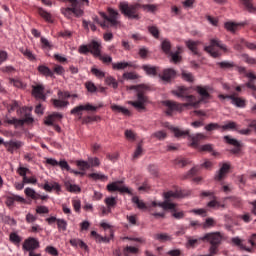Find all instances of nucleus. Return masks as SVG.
Returning <instances> with one entry per match:
<instances>
[{
    "mask_svg": "<svg viewBox=\"0 0 256 256\" xmlns=\"http://www.w3.org/2000/svg\"><path fill=\"white\" fill-rule=\"evenodd\" d=\"M38 71L41 73V75H44V77H54L53 71H51V69L45 65L38 66Z\"/></svg>",
    "mask_w": 256,
    "mask_h": 256,
    "instance_id": "obj_31",
    "label": "nucleus"
},
{
    "mask_svg": "<svg viewBox=\"0 0 256 256\" xmlns=\"http://www.w3.org/2000/svg\"><path fill=\"white\" fill-rule=\"evenodd\" d=\"M127 67H134L135 65L133 62H117V63H112V69L114 71H121L123 69H127Z\"/></svg>",
    "mask_w": 256,
    "mask_h": 256,
    "instance_id": "obj_25",
    "label": "nucleus"
},
{
    "mask_svg": "<svg viewBox=\"0 0 256 256\" xmlns=\"http://www.w3.org/2000/svg\"><path fill=\"white\" fill-rule=\"evenodd\" d=\"M39 15L42 17V19H45L48 23H53V17L51 16V13L45 11L43 8L38 9Z\"/></svg>",
    "mask_w": 256,
    "mask_h": 256,
    "instance_id": "obj_33",
    "label": "nucleus"
},
{
    "mask_svg": "<svg viewBox=\"0 0 256 256\" xmlns=\"http://www.w3.org/2000/svg\"><path fill=\"white\" fill-rule=\"evenodd\" d=\"M111 109H112V111H114V113H122L123 115H126L127 117H129L131 115V111H129V109L119 106L117 104L111 105Z\"/></svg>",
    "mask_w": 256,
    "mask_h": 256,
    "instance_id": "obj_29",
    "label": "nucleus"
},
{
    "mask_svg": "<svg viewBox=\"0 0 256 256\" xmlns=\"http://www.w3.org/2000/svg\"><path fill=\"white\" fill-rule=\"evenodd\" d=\"M204 50L211 55V57H214V59H217V57H221V51L224 53H227L229 49H227V46L221 42L219 39H211L210 45L206 46Z\"/></svg>",
    "mask_w": 256,
    "mask_h": 256,
    "instance_id": "obj_8",
    "label": "nucleus"
},
{
    "mask_svg": "<svg viewBox=\"0 0 256 256\" xmlns=\"http://www.w3.org/2000/svg\"><path fill=\"white\" fill-rule=\"evenodd\" d=\"M101 107H103V103H100L97 106H93L91 103H86L85 105L74 107L70 113L71 115H78L81 117V115H83V111H91L92 113H95V111H97V109H101Z\"/></svg>",
    "mask_w": 256,
    "mask_h": 256,
    "instance_id": "obj_11",
    "label": "nucleus"
},
{
    "mask_svg": "<svg viewBox=\"0 0 256 256\" xmlns=\"http://www.w3.org/2000/svg\"><path fill=\"white\" fill-rule=\"evenodd\" d=\"M220 69H233L235 67V63L229 61H222L217 63Z\"/></svg>",
    "mask_w": 256,
    "mask_h": 256,
    "instance_id": "obj_46",
    "label": "nucleus"
},
{
    "mask_svg": "<svg viewBox=\"0 0 256 256\" xmlns=\"http://www.w3.org/2000/svg\"><path fill=\"white\" fill-rule=\"evenodd\" d=\"M78 52L80 53V55H87V53H91V48H89V44L80 45L78 48Z\"/></svg>",
    "mask_w": 256,
    "mask_h": 256,
    "instance_id": "obj_57",
    "label": "nucleus"
},
{
    "mask_svg": "<svg viewBox=\"0 0 256 256\" xmlns=\"http://www.w3.org/2000/svg\"><path fill=\"white\" fill-rule=\"evenodd\" d=\"M22 249L23 251H29V253L39 249V240L33 237L27 238L22 245Z\"/></svg>",
    "mask_w": 256,
    "mask_h": 256,
    "instance_id": "obj_15",
    "label": "nucleus"
},
{
    "mask_svg": "<svg viewBox=\"0 0 256 256\" xmlns=\"http://www.w3.org/2000/svg\"><path fill=\"white\" fill-rule=\"evenodd\" d=\"M45 87L43 85H36L32 87V95L36 97V99H41L42 101H45L46 96H45Z\"/></svg>",
    "mask_w": 256,
    "mask_h": 256,
    "instance_id": "obj_20",
    "label": "nucleus"
},
{
    "mask_svg": "<svg viewBox=\"0 0 256 256\" xmlns=\"http://www.w3.org/2000/svg\"><path fill=\"white\" fill-rule=\"evenodd\" d=\"M91 73H93V75H95V77H98V79H103V77H105V72H103L97 68H92Z\"/></svg>",
    "mask_w": 256,
    "mask_h": 256,
    "instance_id": "obj_61",
    "label": "nucleus"
},
{
    "mask_svg": "<svg viewBox=\"0 0 256 256\" xmlns=\"http://www.w3.org/2000/svg\"><path fill=\"white\" fill-rule=\"evenodd\" d=\"M68 3H71V7L62 8L61 13L67 17V19H71L72 15L75 17L83 16V10L81 9V3L79 0H66Z\"/></svg>",
    "mask_w": 256,
    "mask_h": 256,
    "instance_id": "obj_9",
    "label": "nucleus"
},
{
    "mask_svg": "<svg viewBox=\"0 0 256 256\" xmlns=\"http://www.w3.org/2000/svg\"><path fill=\"white\" fill-rule=\"evenodd\" d=\"M240 3L248 13H256V6L253 4V0H240Z\"/></svg>",
    "mask_w": 256,
    "mask_h": 256,
    "instance_id": "obj_28",
    "label": "nucleus"
},
{
    "mask_svg": "<svg viewBox=\"0 0 256 256\" xmlns=\"http://www.w3.org/2000/svg\"><path fill=\"white\" fill-rule=\"evenodd\" d=\"M143 6L146 11H155V6L153 5H141L139 3L129 5L127 2H122L119 4L121 13L125 15L128 19H139V9Z\"/></svg>",
    "mask_w": 256,
    "mask_h": 256,
    "instance_id": "obj_3",
    "label": "nucleus"
},
{
    "mask_svg": "<svg viewBox=\"0 0 256 256\" xmlns=\"http://www.w3.org/2000/svg\"><path fill=\"white\" fill-rule=\"evenodd\" d=\"M85 87L89 93H95L97 91V86L93 82H86Z\"/></svg>",
    "mask_w": 256,
    "mask_h": 256,
    "instance_id": "obj_62",
    "label": "nucleus"
},
{
    "mask_svg": "<svg viewBox=\"0 0 256 256\" xmlns=\"http://www.w3.org/2000/svg\"><path fill=\"white\" fill-rule=\"evenodd\" d=\"M93 121H101V116H85L82 118V123L88 125V123H93Z\"/></svg>",
    "mask_w": 256,
    "mask_h": 256,
    "instance_id": "obj_45",
    "label": "nucleus"
},
{
    "mask_svg": "<svg viewBox=\"0 0 256 256\" xmlns=\"http://www.w3.org/2000/svg\"><path fill=\"white\" fill-rule=\"evenodd\" d=\"M198 45H199V41H193V40L186 41V46L188 47L189 50H191V52L194 55H199V51L197 50Z\"/></svg>",
    "mask_w": 256,
    "mask_h": 256,
    "instance_id": "obj_30",
    "label": "nucleus"
},
{
    "mask_svg": "<svg viewBox=\"0 0 256 256\" xmlns=\"http://www.w3.org/2000/svg\"><path fill=\"white\" fill-rule=\"evenodd\" d=\"M36 213L38 215H47V213H49V208L47 206H37Z\"/></svg>",
    "mask_w": 256,
    "mask_h": 256,
    "instance_id": "obj_59",
    "label": "nucleus"
},
{
    "mask_svg": "<svg viewBox=\"0 0 256 256\" xmlns=\"http://www.w3.org/2000/svg\"><path fill=\"white\" fill-rule=\"evenodd\" d=\"M20 53H22V55H24V57L28 58L29 61H35V55H33V52H31V50L27 49V48H19Z\"/></svg>",
    "mask_w": 256,
    "mask_h": 256,
    "instance_id": "obj_36",
    "label": "nucleus"
},
{
    "mask_svg": "<svg viewBox=\"0 0 256 256\" xmlns=\"http://www.w3.org/2000/svg\"><path fill=\"white\" fill-rule=\"evenodd\" d=\"M132 203H135L138 209H148L147 204H145V202H143V200H140L137 196H134L132 198Z\"/></svg>",
    "mask_w": 256,
    "mask_h": 256,
    "instance_id": "obj_43",
    "label": "nucleus"
},
{
    "mask_svg": "<svg viewBox=\"0 0 256 256\" xmlns=\"http://www.w3.org/2000/svg\"><path fill=\"white\" fill-rule=\"evenodd\" d=\"M142 69L145 71L146 75H152L154 77L157 75V67L151 65H143Z\"/></svg>",
    "mask_w": 256,
    "mask_h": 256,
    "instance_id": "obj_35",
    "label": "nucleus"
},
{
    "mask_svg": "<svg viewBox=\"0 0 256 256\" xmlns=\"http://www.w3.org/2000/svg\"><path fill=\"white\" fill-rule=\"evenodd\" d=\"M108 14L102 12L100 13L102 19H104L103 22L99 21L98 18H96V23L102 27V29H109V27H118L119 26V12L113 8L107 9Z\"/></svg>",
    "mask_w": 256,
    "mask_h": 256,
    "instance_id": "obj_6",
    "label": "nucleus"
},
{
    "mask_svg": "<svg viewBox=\"0 0 256 256\" xmlns=\"http://www.w3.org/2000/svg\"><path fill=\"white\" fill-rule=\"evenodd\" d=\"M46 253H49V255H52V256H58L59 255V251L57 250V248H55L53 246H47L46 247Z\"/></svg>",
    "mask_w": 256,
    "mask_h": 256,
    "instance_id": "obj_63",
    "label": "nucleus"
},
{
    "mask_svg": "<svg viewBox=\"0 0 256 256\" xmlns=\"http://www.w3.org/2000/svg\"><path fill=\"white\" fill-rule=\"evenodd\" d=\"M167 57L170 58V63H174L175 65H177V63H181V61H183V57L181 56V47L178 46L177 51L170 52Z\"/></svg>",
    "mask_w": 256,
    "mask_h": 256,
    "instance_id": "obj_21",
    "label": "nucleus"
},
{
    "mask_svg": "<svg viewBox=\"0 0 256 256\" xmlns=\"http://www.w3.org/2000/svg\"><path fill=\"white\" fill-rule=\"evenodd\" d=\"M17 113L18 115H20V117H24V119L6 117L4 119V123H8V125H15V127H23L25 123H33V117L31 116V108L24 106L18 109Z\"/></svg>",
    "mask_w": 256,
    "mask_h": 256,
    "instance_id": "obj_5",
    "label": "nucleus"
},
{
    "mask_svg": "<svg viewBox=\"0 0 256 256\" xmlns=\"http://www.w3.org/2000/svg\"><path fill=\"white\" fill-rule=\"evenodd\" d=\"M105 203L108 207V211H111V207H115V205H117V200L115 197H108L105 199Z\"/></svg>",
    "mask_w": 256,
    "mask_h": 256,
    "instance_id": "obj_54",
    "label": "nucleus"
},
{
    "mask_svg": "<svg viewBox=\"0 0 256 256\" xmlns=\"http://www.w3.org/2000/svg\"><path fill=\"white\" fill-rule=\"evenodd\" d=\"M59 119H63V114L54 112L46 118L44 123L45 125H48V127H54L55 131L61 133V127L55 124V121H59Z\"/></svg>",
    "mask_w": 256,
    "mask_h": 256,
    "instance_id": "obj_13",
    "label": "nucleus"
},
{
    "mask_svg": "<svg viewBox=\"0 0 256 256\" xmlns=\"http://www.w3.org/2000/svg\"><path fill=\"white\" fill-rule=\"evenodd\" d=\"M239 25L240 24L234 22H226L225 29H227V31H230V33H235V31L239 29Z\"/></svg>",
    "mask_w": 256,
    "mask_h": 256,
    "instance_id": "obj_44",
    "label": "nucleus"
},
{
    "mask_svg": "<svg viewBox=\"0 0 256 256\" xmlns=\"http://www.w3.org/2000/svg\"><path fill=\"white\" fill-rule=\"evenodd\" d=\"M232 243L237 247L241 248L243 251H247V253H253V249L245 246L243 244V240H241L239 237L232 238Z\"/></svg>",
    "mask_w": 256,
    "mask_h": 256,
    "instance_id": "obj_27",
    "label": "nucleus"
},
{
    "mask_svg": "<svg viewBox=\"0 0 256 256\" xmlns=\"http://www.w3.org/2000/svg\"><path fill=\"white\" fill-rule=\"evenodd\" d=\"M245 77L248 78V82L243 84V87H247V89H250V91H256V75L253 72L246 73Z\"/></svg>",
    "mask_w": 256,
    "mask_h": 256,
    "instance_id": "obj_18",
    "label": "nucleus"
},
{
    "mask_svg": "<svg viewBox=\"0 0 256 256\" xmlns=\"http://www.w3.org/2000/svg\"><path fill=\"white\" fill-rule=\"evenodd\" d=\"M179 197H183V194L180 191H168L164 193L165 201L161 203V208L163 209V212L161 213L162 219L167 213H170L171 217L177 220L185 218V212L179 211L177 209V204L171 202L173 199H179Z\"/></svg>",
    "mask_w": 256,
    "mask_h": 256,
    "instance_id": "obj_2",
    "label": "nucleus"
},
{
    "mask_svg": "<svg viewBox=\"0 0 256 256\" xmlns=\"http://www.w3.org/2000/svg\"><path fill=\"white\" fill-rule=\"evenodd\" d=\"M209 86H197L196 91L200 95V101L197 100V97L189 94V88L180 86L176 90H172V94L176 97H179V99H182V101H186V103L180 104L175 101H163L162 104L166 105V115H173V111H183L185 107H193L194 109H197L199 107V104L202 102L206 103V101H209L211 99V94L209 93Z\"/></svg>",
    "mask_w": 256,
    "mask_h": 256,
    "instance_id": "obj_1",
    "label": "nucleus"
},
{
    "mask_svg": "<svg viewBox=\"0 0 256 256\" xmlns=\"http://www.w3.org/2000/svg\"><path fill=\"white\" fill-rule=\"evenodd\" d=\"M190 161L185 159V158H177L174 161V165H176V167H187V165H189Z\"/></svg>",
    "mask_w": 256,
    "mask_h": 256,
    "instance_id": "obj_48",
    "label": "nucleus"
},
{
    "mask_svg": "<svg viewBox=\"0 0 256 256\" xmlns=\"http://www.w3.org/2000/svg\"><path fill=\"white\" fill-rule=\"evenodd\" d=\"M90 48V53L94 57H101V42L97 40H92L91 43L89 44Z\"/></svg>",
    "mask_w": 256,
    "mask_h": 256,
    "instance_id": "obj_16",
    "label": "nucleus"
},
{
    "mask_svg": "<svg viewBox=\"0 0 256 256\" xmlns=\"http://www.w3.org/2000/svg\"><path fill=\"white\" fill-rule=\"evenodd\" d=\"M24 193L27 197H30L31 199H39V197H41L40 194H38L37 192H35L32 188L27 187L24 190Z\"/></svg>",
    "mask_w": 256,
    "mask_h": 256,
    "instance_id": "obj_38",
    "label": "nucleus"
},
{
    "mask_svg": "<svg viewBox=\"0 0 256 256\" xmlns=\"http://www.w3.org/2000/svg\"><path fill=\"white\" fill-rule=\"evenodd\" d=\"M199 172V166L193 167L187 174L183 176V179H191V177H195Z\"/></svg>",
    "mask_w": 256,
    "mask_h": 256,
    "instance_id": "obj_52",
    "label": "nucleus"
},
{
    "mask_svg": "<svg viewBox=\"0 0 256 256\" xmlns=\"http://www.w3.org/2000/svg\"><path fill=\"white\" fill-rule=\"evenodd\" d=\"M218 99H221L224 101V99H230L232 105H235V107H239L240 109H243L247 106V100L235 96V94L232 95H224V94H219Z\"/></svg>",
    "mask_w": 256,
    "mask_h": 256,
    "instance_id": "obj_12",
    "label": "nucleus"
},
{
    "mask_svg": "<svg viewBox=\"0 0 256 256\" xmlns=\"http://www.w3.org/2000/svg\"><path fill=\"white\" fill-rule=\"evenodd\" d=\"M224 141H226L228 145H233V147H241V142L235 138H231V136H224Z\"/></svg>",
    "mask_w": 256,
    "mask_h": 256,
    "instance_id": "obj_41",
    "label": "nucleus"
},
{
    "mask_svg": "<svg viewBox=\"0 0 256 256\" xmlns=\"http://www.w3.org/2000/svg\"><path fill=\"white\" fill-rule=\"evenodd\" d=\"M71 97V93L68 91H58V99H52V105L56 107V109H61L63 107H67L69 105V99Z\"/></svg>",
    "mask_w": 256,
    "mask_h": 256,
    "instance_id": "obj_10",
    "label": "nucleus"
},
{
    "mask_svg": "<svg viewBox=\"0 0 256 256\" xmlns=\"http://www.w3.org/2000/svg\"><path fill=\"white\" fill-rule=\"evenodd\" d=\"M122 78L126 81H135V79H139V75L135 72H126L122 75Z\"/></svg>",
    "mask_w": 256,
    "mask_h": 256,
    "instance_id": "obj_40",
    "label": "nucleus"
},
{
    "mask_svg": "<svg viewBox=\"0 0 256 256\" xmlns=\"http://www.w3.org/2000/svg\"><path fill=\"white\" fill-rule=\"evenodd\" d=\"M243 45H245V47H247L248 49H250L251 51H255L256 50V44L254 43H250L247 42L245 39L241 38L239 39L235 45H234V49L236 51H241V49H243Z\"/></svg>",
    "mask_w": 256,
    "mask_h": 256,
    "instance_id": "obj_17",
    "label": "nucleus"
},
{
    "mask_svg": "<svg viewBox=\"0 0 256 256\" xmlns=\"http://www.w3.org/2000/svg\"><path fill=\"white\" fill-rule=\"evenodd\" d=\"M15 201H17L18 203H25V198L15 194L7 196L6 205L8 207H13V205H15Z\"/></svg>",
    "mask_w": 256,
    "mask_h": 256,
    "instance_id": "obj_24",
    "label": "nucleus"
},
{
    "mask_svg": "<svg viewBox=\"0 0 256 256\" xmlns=\"http://www.w3.org/2000/svg\"><path fill=\"white\" fill-rule=\"evenodd\" d=\"M130 91L137 92V101H129L128 105H132L137 111L145 110V103L147 101V96H145V92L149 91V86L145 84L140 85H132L129 87Z\"/></svg>",
    "mask_w": 256,
    "mask_h": 256,
    "instance_id": "obj_4",
    "label": "nucleus"
},
{
    "mask_svg": "<svg viewBox=\"0 0 256 256\" xmlns=\"http://www.w3.org/2000/svg\"><path fill=\"white\" fill-rule=\"evenodd\" d=\"M98 59L102 61V63H104L105 65H110V63H113V58L107 54H100V56H98Z\"/></svg>",
    "mask_w": 256,
    "mask_h": 256,
    "instance_id": "obj_51",
    "label": "nucleus"
},
{
    "mask_svg": "<svg viewBox=\"0 0 256 256\" xmlns=\"http://www.w3.org/2000/svg\"><path fill=\"white\" fill-rule=\"evenodd\" d=\"M171 130L173 131L175 137H187V135L190 137V147H193L194 149H199L201 147L200 143L205 139V136L203 133H198L195 135H189V130H181L179 128L172 127Z\"/></svg>",
    "mask_w": 256,
    "mask_h": 256,
    "instance_id": "obj_7",
    "label": "nucleus"
},
{
    "mask_svg": "<svg viewBox=\"0 0 256 256\" xmlns=\"http://www.w3.org/2000/svg\"><path fill=\"white\" fill-rule=\"evenodd\" d=\"M10 84L18 89H25V84L19 79L10 78Z\"/></svg>",
    "mask_w": 256,
    "mask_h": 256,
    "instance_id": "obj_53",
    "label": "nucleus"
},
{
    "mask_svg": "<svg viewBox=\"0 0 256 256\" xmlns=\"http://www.w3.org/2000/svg\"><path fill=\"white\" fill-rule=\"evenodd\" d=\"M77 167L81 169V171H87V169H91V164L87 161L79 160L76 163Z\"/></svg>",
    "mask_w": 256,
    "mask_h": 256,
    "instance_id": "obj_49",
    "label": "nucleus"
},
{
    "mask_svg": "<svg viewBox=\"0 0 256 256\" xmlns=\"http://www.w3.org/2000/svg\"><path fill=\"white\" fill-rule=\"evenodd\" d=\"M229 169H231V166L227 163H224L218 173L215 175V180L223 181V179H225V176L229 173Z\"/></svg>",
    "mask_w": 256,
    "mask_h": 256,
    "instance_id": "obj_23",
    "label": "nucleus"
},
{
    "mask_svg": "<svg viewBox=\"0 0 256 256\" xmlns=\"http://www.w3.org/2000/svg\"><path fill=\"white\" fill-rule=\"evenodd\" d=\"M222 131H237V123L234 121H229L226 124L221 126Z\"/></svg>",
    "mask_w": 256,
    "mask_h": 256,
    "instance_id": "obj_37",
    "label": "nucleus"
},
{
    "mask_svg": "<svg viewBox=\"0 0 256 256\" xmlns=\"http://www.w3.org/2000/svg\"><path fill=\"white\" fill-rule=\"evenodd\" d=\"M64 186L69 193H81V187H79L77 184H71V181L65 180Z\"/></svg>",
    "mask_w": 256,
    "mask_h": 256,
    "instance_id": "obj_26",
    "label": "nucleus"
},
{
    "mask_svg": "<svg viewBox=\"0 0 256 256\" xmlns=\"http://www.w3.org/2000/svg\"><path fill=\"white\" fill-rule=\"evenodd\" d=\"M177 75V72L173 68L165 69L162 73L161 80L164 81V83H171L173 79H175Z\"/></svg>",
    "mask_w": 256,
    "mask_h": 256,
    "instance_id": "obj_19",
    "label": "nucleus"
},
{
    "mask_svg": "<svg viewBox=\"0 0 256 256\" xmlns=\"http://www.w3.org/2000/svg\"><path fill=\"white\" fill-rule=\"evenodd\" d=\"M90 179H93V181H107L109 177L107 175L102 174V173H91L88 175Z\"/></svg>",
    "mask_w": 256,
    "mask_h": 256,
    "instance_id": "obj_34",
    "label": "nucleus"
},
{
    "mask_svg": "<svg viewBox=\"0 0 256 256\" xmlns=\"http://www.w3.org/2000/svg\"><path fill=\"white\" fill-rule=\"evenodd\" d=\"M199 151H208V153H212V155H217V152L213 151V145L212 144H205L198 148Z\"/></svg>",
    "mask_w": 256,
    "mask_h": 256,
    "instance_id": "obj_50",
    "label": "nucleus"
},
{
    "mask_svg": "<svg viewBox=\"0 0 256 256\" xmlns=\"http://www.w3.org/2000/svg\"><path fill=\"white\" fill-rule=\"evenodd\" d=\"M123 181H116L112 182L107 185V191H110V193H113L115 191H119L120 193H127L128 195H133V193L130 191V189L126 186H121Z\"/></svg>",
    "mask_w": 256,
    "mask_h": 256,
    "instance_id": "obj_14",
    "label": "nucleus"
},
{
    "mask_svg": "<svg viewBox=\"0 0 256 256\" xmlns=\"http://www.w3.org/2000/svg\"><path fill=\"white\" fill-rule=\"evenodd\" d=\"M224 141H226L228 145H233V147H241V142L235 138H231V136H224Z\"/></svg>",
    "mask_w": 256,
    "mask_h": 256,
    "instance_id": "obj_42",
    "label": "nucleus"
},
{
    "mask_svg": "<svg viewBox=\"0 0 256 256\" xmlns=\"http://www.w3.org/2000/svg\"><path fill=\"white\" fill-rule=\"evenodd\" d=\"M125 137L126 139H128V141H135L136 139L135 132H133L132 130H126Z\"/></svg>",
    "mask_w": 256,
    "mask_h": 256,
    "instance_id": "obj_64",
    "label": "nucleus"
},
{
    "mask_svg": "<svg viewBox=\"0 0 256 256\" xmlns=\"http://www.w3.org/2000/svg\"><path fill=\"white\" fill-rule=\"evenodd\" d=\"M9 239L14 245H19V243L23 241V238H21V236H19L16 232L10 233Z\"/></svg>",
    "mask_w": 256,
    "mask_h": 256,
    "instance_id": "obj_39",
    "label": "nucleus"
},
{
    "mask_svg": "<svg viewBox=\"0 0 256 256\" xmlns=\"http://www.w3.org/2000/svg\"><path fill=\"white\" fill-rule=\"evenodd\" d=\"M4 145L7 147V151H9V153H13L14 151H17V149H21V147H23V142L11 140L9 142H5Z\"/></svg>",
    "mask_w": 256,
    "mask_h": 256,
    "instance_id": "obj_22",
    "label": "nucleus"
},
{
    "mask_svg": "<svg viewBox=\"0 0 256 256\" xmlns=\"http://www.w3.org/2000/svg\"><path fill=\"white\" fill-rule=\"evenodd\" d=\"M148 31L155 39H159V29L156 26H149Z\"/></svg>",
    "mask_w": 256,
    "mask_h": 256,
    "instance_id": "obj_58",
    "label": "nucleus"
},
{
    "mask_svg": "<svg viewBox=\"0 0 256 256\" xmlns=\"http://www.w3.org/2000/svg\"><path fill=\"white\" fill-rule=\"evenodd\" d=\"M161 49L165 53V55H171V42L168 39L162 40Z\"/></svg>",
    "mask_w": 256,
    "mask_h": 256,
    "instance_id": "obj_32",
    "label": "nucleus"
},
{
    "mask_svg": "<svg viewBox=\"0 0 256 256\" xmlns=\"http://www.w3.org/2000/svg\"><path fill=\"white\" fill-rule=\"evenodd\" d=\"M106 83L107 85H111L113 89H117V87H119V83L115 78H113V76L106 77Z\"/></svg>",
    "mask_w": 256,
    "mask_h": 256,
    "instance_id": "obj_56",
    "label": "nucleus"
},
{
    "mask_svg": "<svg viewBox=\"0 0 256 256\" xmlns=\"http://www.w3.org/2000/svg\"><path fill=\"white\" fill-rule=\"evenodd\" d=\"M139 253V248L133 247V246H126L124 248V255L132 254V255H137Z\"/></svg>",
    "mask_w": 256,
    "mask_h": 256,
    "instance_id": "obj_47",
    "label": "nucleus"
},
{
    "mask_svg": "<svg viewBox=\"0 0 256 256\" xmlns=\"http://www.w3.org/2000/svg\"><path fill=\"white\" fill-rule=\"evenodd\" d=\"M216 129H221V125L217 123H210L205 126L206 131H216Z\"/></svg>",
    "mask_w": 256,
    "mask_h": 256,
    "instance_id": "obj_60",
    "label": "nucleus"
},
{
    "mask_svg": "<svg viewBox=\"0 0 256 256\" xmlns=\"http://www.w3.org/2000/svg\"><path fill=\"white\" fill-rule=\"evenodd\" d=\"M56 223L58 231H67V221L65 219H58Z\"/></svg>",
    "mask_w": 256,
    "mask_h": 256,
    "instance_id": "obj_55",
    "label": "nucleus"
}]
</instances>
